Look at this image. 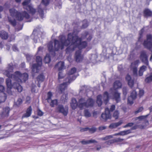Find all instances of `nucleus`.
<instances>
[{
  "mask_svg": "<svg viewBox=\"0 0 152 152\" xmlns=\"http://www.w3.org/2000/svg\"><path fill=\"white\" fill-rule=\"evenodd\" d=\"M124 140V139H123L118 138L107 141L105 142V143L108 145H110L115 142H121Z\"/></svg>",
  "mask_w": 152,
  "mask_h": 152,
  "instance_id": "17",
  "label": "nucleus"
},
{
  "mask_svg": "<svg viewBox=\"0 0 152 152\" xmlns=\"http://www.w3.org/2000/svg\"><path fill=\"white\" fill-rule=\"evenodd\" d=\"M149 115H146L140 116L136 118L135 120H137V119H139L140 121H146V122L148 123V121L146 120V118Z\"/></svg>",
  "mask_w": 152,
  "mask_h": 152,
  "instance_id": "30",
  "label": "nucleus"
},
{
  "mask_svg": "<svg viewBox=\"0 0 152 152\" xmlns=\"http://www.w3.org/2000/svg\"><path fill=\"white\" fill-rule=\"evenodd\" d=\"M11 110L10 108L7 107L3 108V110L2 114H9Z\"/></svg>",
  "mask_w": 152,
  "mask_h": 152,
  "instance_id": "37",
  "label": "nucleus"
},
{
  "mask_svg": "<svg viewBox=\"0 0 152 152\" xmlns=\"http://www.w3.org/2000/svg\"><path fill=\"white\" fill-rule=\"evenodd\" d=\"M143 45L152 52V36L151 34L147 35V40L144 41Z\"/></svg>",
  "mask_w": 152,
  "mask_h": 152,
  "instance_id": "9",
  "label": "nucleus"
},
{
  "mask_svg": "<svg viewBox=\"0 0 152 152\" xmlns=\"http://www.w3.org/2000/svg\"><path fill=\"white\" fill-rule=\"evenodd\" d=\"M26 58L27 61L28 62H30L31 60H32V61L34 59V57L33 56L30 55H26Z\"/></svg>",
  "mask_w": 152,
  "mask_h": 152,
  "instance_id": "43",
  "label": "nucleus"
},
{
  "mask_svg": "<svg viewBox=\"0 0 152 152\" xmlns=\"http://www.w3.org/2000/svg\"><path fill=\"white\" fill-rule=\"evenodd\" d=\"M15 75L12 76L13 79L17 83L25 82L28 79V75L26 73L21 74L20 72L16 71L15 72Z\"/></svg>",
  "mask_w": 152,
  "mask_h": 152,
  "instance_id": "5",
  "label": "nucleus"
},
{
  "mask_svg": "<svg viewBox=\"0 0 152 152\" xmlns=\"http://www.w3.org/2000/svg\"><path fill=\"white\" fill-rule=\"evenodd\" d=\"M143 108L142 107H139L137 110L135 112V114H137L141 112L143 110Z\"/></svg>",
  "mask_w": 152,
  "mask_h": 152,
  "instance_id": "52",
  "label": "nucleus"
},
{
  "mask_svg": "<svg viewBox=\"0 0 152 152\" xmlns=\"http://www.w3.org/2000/svg\"><path fill=\"white\" fill-rule=\"evenodd\" d=\"M23 102V100L22 99L20 98H18L16 102V105L18 106H19Z\"/></svg>",
  "mask_w": 152,
  "mask_h": 152,
  "instance_id": "48",
  "label": "nucleus"
},
{
  "mask_svg": "<svg viewBox=\"0 0 152 152\" xmlns=\"http://www.w3.org/2000/svg\"><path fill=\"white\" fill-rule=\"evenodd\" d=\"M80 142L81 143L82 145H87L88 144V140L86 141L84 140H83L82 141H80Z\"/></svg>",
  "mask_w": 152,
  "mask_h": 152,
  "instance_id": "62",
  "label": "nucleus"
},
{
  "mask_svg": "<svg viewBox=\"0 0 152 152\" xmlns=\"http://www.w3.org/2000/svg\"><path fill=\"white\" fill-rule=\"evenodd\" d=\"M64 77V75H63L62 72L60 71L58 74V78L59 79H62Z\"/></svg>",
  "mask_w": 152,
  "mask_h": 152,
  "instance_id": "53",
  "label": "nucleus"
},
{
  "mask_svg": "<svg viewBox=\"0 0 152 152\" xmlns=\"http://www.w3.org/2000/svg\"><path fill=\"white\" fill-rule=\"evenodd\" d=\"M5 90V88L4 87L0 85V91L1 92H4Z\"/></svg>",
  "mask_w": 152,
  "mask_h": 152,
  "instance_id": "58",
  "label": "nucleus"
},
{
  "mask_svg": "<svg viewBox=\"0 0 152 152\" xmlns=\"http://www.w3.org/2000/svg\"><path fill=\"white\" fill-rule=\"evenodd\" d=\"M88 127H86L85 128H81L80 129V131L81 132H84L85 131H88Z\"/></svg>",
  "mask_w": 152,
  "mask_h": 152,
  "instance_id": "57",
  "label": "nucleus"
},
{
  "mask_svg": "<svg viewBox=\"0 0 152 152\" xmlns=\"http://www.w3.org/2000/svg\"><path fill=\"white\" fill-rule=\"evenodd\" d=\"M56 110L59 113L63 114H67L68 112V107L67 106L64 107L61 104H59L56 108Z\"/></svg>",
  "mask_w": 152,
  "mask_h": 152,
  "instance_id": "11",
  "label": "nucleus"
},
{
  "mask_svg": "<svg viewBox=\"0 0 152 152\" xmlns=\"http://www.w3.org/2000/svg\"><path fill=\"white\" fill-rule=\"evenodd\" d=\"M45 76L43 73L40 74L37 77V80L38 82H42L44 80Z\"/></svg>",
  "mask_w": 152,
  "mask_h": 152,
  "instance_id": "29",
  "label": "nucleus"
},
{
  "mask_svg": "<svg viewBox=\"0 0 152 152\" xmlns=\"http://www.w3.org/2000/svg\"><path fill=\"white\" fill-rule=\"evenodd\" d=\"M68 99V94H66L62 95L61 97V99L63 102H65L67 101Z\"/></svg>",
  "mask_w": 152,
  "mask_h": 152,
  "instance_id": "38",
  "label": "nucleus"
},
{
  "mask_svg": "<svg viewBox=\"0 0 152 152\" xmlns=\"http://www.w3.org/2000/svg\"><path fill=\"white\" fill-rule=\"evenodd\" d=\"M134 123H129L123 126L124 128H126L128 127H132L134 125Z\"/></svg>",
  "mask_w": 152,
  "mask_h": 152,
  "instance_id": "51",
  "label": "nucleus"
},
{
  "mask_svg": "<svg viewBox=\"0 0 152 152\" xmlns=\"http://www.w3.org/2000/svg\"><path fill=\"white\" fill-rule=\"evenodd\" d=\"M101 120L104 121H106L108 119H111L112 115H101Z\"/></svg>",
  "mask_w": 152,
  "mask_h": 152,
  "instance_id": "21",
  "label": "nucleus"
},
{
  "mask_svg": "<svg viewBox=\"0 0 152 152\" xmlns=\"http://www.w3.org/2000/svg\"><path fill=\"white\" fill-rule=\"evenodd\" d=\"M97 58V56L96 54H92L91 57H89L90 60L93 62H94L96 61V59Z\"/></svg>",
  "mask_w": 152,
  "mask_h": 152,
  "instance_id": "34",
  "label": "nucleus"
},
{
  "mask_svg": "<svg viewBox=\"0 0 152 152\" xmlns=\"http://www.w3.org/2000/svg\"><path fill=\"white\" fill-rule=\"evenodd\" d=\"M11 78V77H8L6 80V84L7 87V88L11 89L12 87L15 89H17L18 91L20 92H21L23 90L22 87L20 86V84L16 82H15L13 84H12ZM14 80L13 79H12Z\"/></svg>",
  "mask_w": 152,
  "mask_h": 152,
  "instance_id": "6",
  "label": "nucleus"
},
{
  "mask_svg": "<svg viewBox=\"0 0 152 152\" xmlns=\"http://www.w3.org/2000/svg\"><path fill=\"white\" fill-rule=\"evenodd\" d=\"M49 103L51 107H53L55 106V105L57 104L58 101L57 99H54L53 100H50V102H48Z\"/></svg>",
  "mask_w": 152,
  "mask_h": 152,
  "instance_id": "36",
  "label": "nucleus"
},
{
  "mask_svg": "<svg viewBox=\"0 0 152 152\" xmlns=\"http://www.w3.org/2000/svg\"><path fill=\"white\" fill-rule=\"evenodd\" d=\"M148 56L146 55L145 51H143L141 52L140 58L142 62L147 65H148Z\"/></svg>",
  "mask_w": 152,
  "mask_h": 152,
  "instance_id": "14",
  "label": "nucleus"
},
{
  "mask_svg": "<svg viewBox=\"0 0 152 152\" xmlns=\"http://www.w3.org/2000/svg\"><path fill=\"white\" fill-rule=\"evenodd\" d=\"M120 93H118L116 90L113 92V96L117 102L120 100Z\"/></svg>",
  "mask_w": 152,
  "mask_h": 152,
  "instance_id": "25",
  "label": "nucleus"
},
{
  "mask_svg": "<svg viewBox=\"0 0 152 152\" xmlns=\"http://www.w3.org/2000/svg\"><path fill=\"white\" fill-rule=\"evenodd\" d=\"M37 34L38 32L36 30H34L31 36V38L35 43H37Z\"/></svg>",
  "mask_w": 152,
  "mask_h": 152,
  "instance_id": "22",
  "label": "nucleus"
},
{
  "mask_svg": "<svg viewBox=\"0 0 152 152\" xmlns=\"http://www.w3.org/2000/svg\"><path fill=\"white\" fill-rule=\"evenodd\" d=\"M12 49L14 51H18V49L17 46L15 45H14L13 46Z\"/></svg>",
  "mask_w": 152,
  "mask_h": 152,
  "instance_id": "56",
  "label": "nucleus"
},
{
  "mask_svg": "<svg viewBox=\"0 0 152 152\" xmlns=\"http://www.w3.org/2000/svg\"><path fill=\"white\" fill-rule=\"evenodd\" d=\"M109 128L113 129L116 128V125L114 123L111 124L109 126Z\"/></svg>",
  "mask_w": 152,
  "mask_h": 152,
  "instance_id": "55",
  "label": "nucleus"
},
{
  "mask_svg": "<svg viewBox=\"0 0 152 152\" xmlns=\"http://www.w3.org/2000/svg\"><path fill=\"white\" fill-rule=\"evenodd\" d=\"M88 144L91 143H97V142L96 141L94 140H88Z\"/></svg>",
  "mask_w": 152,
  "mask_h": 152,
  "instance_id": "54",
  "label": "nucleus"
},
{
  "mask_svg": "<svg viewBox=\"0 0 152 152\" xmlns=\"http://www.w3.org/2000/svg\"><path fill=\"white\" fill-rule=\"evenodd\" d=\"M144 94V91L143 90H139V95L140 97H141Z\"/></svg>",
  "mask_w": 152,
  "mask_h": 152,
  "instance_id": "59",
  "label": "nucleus"
},
{
  "mask_svg": "<svg viewBox=\"0 0 152 152\" xmlns=\"http://www.w3.org/2000/svg\"><path fill=\"white\" fill-rule=\"evenodd\" d=\"M109 95L107 91L105 92L103 95V99L104 102L106 104L109 101Z\"/></svg>",
  "mask_w": 152,
  "mask_h": 152,
  "instance_id": "28",
  "label": "nucleus"
},
{
  "mask_svg": "<svg viewBox=\"0 0 152 152\" xmlns=\"http://www.w3.org/2000/svg\"><path fill=\"white\" fill-rule=\"evenodd\" d=\"M8 20L10 23L13 26H16V20L14 19H12L11 18L8 17Z\"/></svg>",
  "mask_w": 152,
  "mask_h": 152,
  "instance_id": "39",
  "label": "nucleus"
},
{
  "mask_svg": "<svg viewBox=\"0 0 152 152\" xmlns=\"http://www.w3.org/2000/svg\"><path fill=\"white\" fill-rule=\"evenodd\" d=\"M137 96V92L135 90L133 91L131 94L130 96L128 98V103L130 104H132L133 103V100L136 98Z\"/></svg>",
  "mask_w": 152,
  "mask_h": 152,
  "instance_id": "13",
  "label": "nucleus"
},
{
  "mask_svg": "<svg viewBox=\"0 0 152 152\" xmlns=\"http://www.w3.org/2000/svg\"><path fill=\"white\" fill-rule=\"evenodd\" d=\"M37 64H33L32 67V73H37L39 71V70L42 65V59L39 56L36 57Z\"/></svg>",
  "mask_w": 152,
  "mask_h": 152,
  "instance_id": "7",
  "label": "nucleus"
},
{
  "mask_svg": "<svg viewBox=\"0 0 152 152\" xmlns=\"http://www.w3.org/2000/svg\"><path fill=\"white\" fill-rule=\"evenodd\" d=\"M32 109L31 106H30L27 109L26 114H31Z\"/></svg>",
  "mask_w": 152,
  "mask_h": 152,
  "instance_id": "47",
  "label": "nucleus"
},
{
  "mask_svg": "<svg viewBox=\"0 0 152 152\" xmlns=\"http://www.w3.org/2000/svg\"><path fill=\"white\" fill-rule=\"evenodd\" d=\"M31 98L29 96H27L26 99V103H29L30 102Z\"/></svg>",
  "mask_w": 152,
  "mask_h": 152,
  "instance_id": "60",
  "label": "nucleus"
},
{
  "mask_svg": "<svg viewBox=\"0 0 152 152\" xmlns=\"http://www.w3.org/2000/svg\"><path fill=\"white\" fill-rule=\"evenodd\" d=\"M102 96L101 95H98L97 97L96 103L99 106H100L102 104Z\"/></svg>",
  "mask_w": 152,
  "mask_h": 152,
  "instance_id": "32",
  "label": "nucleus"
},
{
  "mask_svg": "<svg viewBox=\"0 0 152 152\" xmlns=\"http://www.w3.org/2000/svg\"><path fill=\"white\" fill-rule=\"evenodd\" d=\"M71 79L68 78V79H67V80L66 79V82L60 85L58 89L60 91V93H62L64 90L66 89L67 85L72 82L71 81Z\"/></svg>",
  "mask_w": 152,
  "mask_h": 152,
  "instance_id": "12",
  "label": "nucleus"
},
{
  "mask_svg": "<svg viewBox=\"0 0 152 152\" xmlns=\"http://www.w3.org/2000/svg\"><path fill=\"white\" fill-rule=\"evenodd\" d=\"M77 71L76 68L75 67H73L72 68L71 70L69 71L68 74V76L67 77V78H66V80L68 79V78L71 79V81H72L75 80L76 77L75 76H72V77H71V75H72L74 73H75V72H76Z\"/></svg>",
  "mask_w": 152,
  "mask_h": 152,
  "instance_id": "16",
  "label": "nucleus"
},
{
  "mask_svg": "<svg viewBox=\"0 0 152 152\" xmlns=\"http://www.w3.org/2000/svg\"><path fill=\"white\" fill-rule=\"evenodd\" d=\"M0 36L3 39H7L8 37V33L5 31H2L0 32Z\"/></svg>",
  "mask_w": 152,
  "mask_h": 152,
  "instance_id": "24",
  "label": "nucleus"
},
{
  "mask_svg": "<svg viewBox=\"0 0 152 152\" xmlns=\"http://www.w3.org/2000/svg\"><path fill=\"white\" fill-rule=\"evenodd\" d=\"M31 0H25L22 3V5L24 9L26 10L29 13L34 15L36 12V10L31 4H29Z\"/></svg>",
  "mask_w": 152,
  "mask_h": 152,
  "instance_id": "8",
  "label": "nucleus"
},
{
  "mask_svg": "<svg viewBox=\"0 0 152 152\" xmlns=\"http://www.w3.org/2000/svg\"><path fill=\"white\" fill-rule=\"evenodd\" d=\"M132 71L134 75H137V69L136 67H134L133 68Z\"/></svg>",
  "mask_w": 152,
  "mask_h": 152,
  "instance_id": "50",
  "label": "nucleus"
},
{
  "mask_svg": "<svg viewBox=\"0 0 152 152\" xmlns=\"http://www.w3.org/2000/svg\"><path fill=\"white\" fill-rule=\"evenodd\" d=\"M115 108V106L114 105H112L111 106L110 109L108 108H106L105 109V113L104 114H110V112L113 111ZM102 114H104L102 113Z\"/></svg>",
  "mask_w": 152,
  "mask_h": 152,
  "instance_id": "23",
  "label": "nucleus"
},
{
  "mask_svg": "<svg viewBox=\"0 0 152 152\" xmlns=\"http://www.w3.org/2000/svg\"><path fill=\"white\" fill-rule=\"evenodd\" d=\"M125 135H126L131 133L130 129H128L124 131Z\"/></svg>",
  "mask_w": 152,
  "mask_h": 152,
  "instance_id": "63",
  "label": "nucleus"
},
{
  "mask_svg": "<svg viewBox=\"0 0 152 152\" xmlns=\"http://www.w3.org/2000/svg\"><path fill=\"white\" fill-rule=\"evenodd\" d=\"M152 81V74L149 76L147 77L145 80V81L146 83H149Z\"/></svg>",
  "mask_w": 152,
  "mask_h": 152,
  "instance_id": "45",
  "label": "nucleus"
},
{
  "mask_svg": "<svg viewBox=\"0 0 152 152\" xmlns=\"http://www.w3.org/2000/svg\"><path fill=\"white\" fill-rule=\"evenodd\" d=\"M121 83L119 81H116L114 83L113 88L115 90H116L121 88Z\"/></svg>",
  "mask_w": 152,
  "mask_h": 152,
  "instance_id": "27",
  "label": "nucleus"
},
{
  "mask_svg": "<svg viewBox=\"0 0 152 152\" xmlns=\"http://www.w3.org/2000/svg\"><path fill=\"white\" fill-rule=\"evenodd\" d=\"M52 96V93L51 92H49L47 94V100L48 102H50L51 100V98Z\"/></svg>",
  "mask_w": 152,
  "mask_h": 152,
  "instance_id": "42",
  "label": "nucleus"
},
{
  "mask_svg": "<svg viewBox=\"0 0 152 152\" xmlns=\"http://www.w3.org/2000/svg\"><path fill=\"white\" fill-rule=\"evenodd\" d=\"M123 94L126 95L127 94V89L126 87H124L123 88Z\"/></svg>",
  "mask_w": 152,
  "mask_h": 152,
  "instance_id": "61",
  "label": "nucleus"
},
{
  "mask_svg": "<svg viewBox=\"0 0 152 152\" xmlns=\"http://www.w3.org/2000/svg\"><path fill=\"white\" fill-rule=\"evenodd\" d=\"M44 62L46 63H49L51 61V58L50 55L48 54H47L45 57L44 59Z\"/></svg>",
  "mask_w": 152,
  "mask_h": 152,
  "instance_id": "35",
  "label": "nucleus"
},
{
  "mask_svg": "<svg viewBox=\"0 0 152 152\" xmlns=\"http://www.w3.org/2000/svg\"><path fill=\"white\" fill-rule=\"evenodd\" d=\"M38 10L40 16L42 18H44L43 11L42 9L40 8V5L38 7Z\"/></svg>",
  "mask_w": 152,
  "mask_h": 152,
  "instance_id": "40",
  "label": "nucleus"
},
{
  "mask_svg": "<svg viewBox=\"0 0 152 152\" xmlns=\"http://www.w3.org/2000/svg\"><path fill=\"white\" fill-rule=\"evenodd\" d=\"M145 16H151L152 15V12L148 9L145 10L144 12Z\"/></svg>",
  "mask_w": 152,
  "mask_h": 152,
  "instance_id": "33",
  "label": "nucleus"
},
{
  "mask_svg": "<svg viewBox=\"0 0 152 152\" xmlns=\"http://www.w3.org/2000/svg\"><path fill=\"white\" fill-rule=\"evenodd\" d=\"M113 137L112 135H110L106 136L104 137H102L100 138V139L102 140H108Z\"/></svg>",
  "mask_w": 152,
  "mask_h": 152,
  "instance_id": "44",
  "label": "nucleus"
},
{
  "mask_svg": "<svg viewBox=\"0 0 152 152\" xmlns=\"http://www.w3.org/2000/svg\"><path fill=\"white\" fill-rule=\"evenodd\" d=\"M13 65L12 64H9L8 65L7 69L4 71V74L6 75L8 77H11L12 79H13L12 76L15 75V72L14 74H11L10 72H13Z\"/></svg>",
  "mask_w": 152,
  "mask_h": 152,
  "instance_id": "10",
  "label": "nucleus"
},
{
  "mask_svg": "<svg viewBox=\"0 0 152 152\" xmlns=\"http://www.w3.org/2000/svg\"><path fill=\"white\" fill-rule=\"evenodd\" d=\"M123 123V122L122 121H120L117 123H115V124L116 125V127H117L121 125Z\"/></svg>",
  "mask_w": 152,
  "mask_h": 152,
  "instance_id": "64",
  "label": "nucleus"
},
{
  "mask_svg": "<svg viewBox=\"0 0 152 152\" xmlns=\"http://www.w3.org/2000/svg\"><path fill=\"white\" fill-rule=\"evenodd\" d=\"M94 102L91 98H89L87 100L85 98H81L79 101L78 107L80 109H82L85 107H92Z\"/></svg>",
  "mask_w": 152,
  "mask_h": 152,
  "instance_id": "4",
  "label": "nucleus"
},
{
  "mask_svg": "<svg viewBox=\"0 0 152 152\" xmlns=\"http://www.w3.org/2000/svg\"><path fill=\"white\" fill-rule=\"evenodd\" d=\"M63 37H65V36L63 35L60 36L59 37V41L56 39L54 40V47L53 46V42L51 41L49 42L48 45V47L49 52H51L57 51L60 49L62 50L64 48V46H65V45L63 44L64 41L62 39V38Z\"/></svg>",
  "mask_w": 152,
  "mask_h": 152,
  "instance_id": "2",
  "label": "nucleus"
},
{
  "mask_svg": "<svg viewBox=\"0 0 152 152\" xmlns=\"http://www.w3.org/2000/svg\"><path fill=\"white\" fill-rule=\"evenodd\" d=\"M75 61L77 62L81 61L83 58V56L81 54V50H77L75 53Z\"/></svg>",
  "mask_w": 152,
  "mask_h": 152,
  "instance_id": "15",
  "label": "nucleus"
},
{
  "mask_svg": "<svg viewBox=\"0 0 152 152\" xmlns=\"http://www.w3.org/2000/svg\"><path fill=\"white\" fill-rule=\"evenodd\" d=\"M6 94L4 92L0 93V103L5 102L7 99Z\"/></svg>",
  "mask_w": 152,
  "mask_h": 152,
  "instance_id": "26",
  "label": "nucleus"
},
{
  "mask_svg": "<svg viewBox=\"0 0 152 152\" xmlns=\"http://www.w3.org/2000/svg\"><path fill=\"white\" fill-rule=\"evenodd\" d=\"M126 79L127 80L129 86L132 88L134 85V81L132 79L131 76L129 75H127L126 77Z\"/></svg>",
  "mask_w": 152,
  "mask_h": 152,
  "instance_id": "19",
  "label": "nucleus"
},
{
  "mask_svg": "<svg viewBox=\"0 0 152 152\" xmlns=\"http://www.w3.org/2000/svg\"><path fill=\"white\" fill-rule=\"evenodd\" d=\"M42 3L45 6H47L49 3V0H42Z\"/></svg>",
  "mask_w": 152,
  "mask_h": 152,
  "instance_id": "49",
  "label": "nucleus"
},
{
  "mask_svg": "<svg viewBox=\"0 0 152 152\" xmlns=\"http://www.w3.org/2000/svg\"><path fill=\"white\" fill-rule=\"evenodd\" d=\"M55 68H58L59 71L64 69V62L63 61L58 62L55 66Z\"/></svg>",
  "mask_w": 152,
  "mask_h": 152,
  "instance_id": "18",
  "label": "nucleus"
},
{
  "mask_svg": "<svg viewBox=\"0 0 152 152\" xmlns=\"http://www.w3.org/2000/svg\"><path fill=\"white\" fill-rule=\"evenodd\" d=\"M88 131L91 133H94L96 130V128L95 127H92L91 128H88Z\"/></svg>",
  "mask_w": 152,
  "mask_h": 152,
  "instance_id": "46",
  "label": "nucleus"
},
{
  "mask_svg": "<svg viewBox=\"0 0 152 152\" xmlns=\"http://www.w3.org/2000/svg\"><path fill=\"white\" fill-rule=\"evenodd\" d=\"M9 12L11 16L15 18L17 20L20 21L22 20L24 18L26 19L30 18L29 15L26 11L20 12L15 8H12L9 9Z\"/></svg>",
  "mask_w": 152,
  "mask_h": 152,
  "instance_id": "3",
  "label": "nucleus"
},
{
  "mask_svg": "<svg viewBox=\"0 0 152 152\" xmlns=\"http://www.w3.org/2000/svg\"><path fill=\"white\" fill-rule=\"evenodd\" d=\"M79 102L77 104V100L75 98H72L71 103V106L73 109H75L77 106H78Z\"/></svg>",
  "mask_w": 152,
  "mask_h": 152,
  "instance_id": "20",
  "label": "nucleus"
},
{
  "mask_svg": "<svg viewBox=\"0 0 152 152\" xmlns=\"http://www.w3.org/2000/svg\"><path fill=\"white\" fill-rule=\"evenodd\" d=\"M92 35L88 31H85L81 34V37H79L77 34H75V32L69 33L67 36V38L63 37L62 39L64 42V45L67 46L70 45L66 49L67 54L72 53L75 48H78L80 50L85 48L87 45L86 41L82 42V39H86L88 41H90L92 39Z\"/></svg>",
  "mask_w": 152,
  "mask_h": 152,
  "instance_id": "1",
  "label": "nucleus"
},
{
  "mask_svg": "<svg viewBox=\"0 0 152 152\" xmlns=\"http://www.w3.org/2000/svg\"><path fill=\"white\" fill-rule=\"evenodd\" d=\"M88 25V23L86 20H84L83 21V25L82 26V28H87Z\"/></svg>",
  "mask_w": 152,
  "mask_h": 152,
  "instance_id": "41",
  "label": "nucleus"
},
{
  "mask_svg": "<svg viewBox=\"0 0 152 152\" xmlns=\"http://www.w3.org/2000/svg\"><path fill=\"white\" fill-rule=\"evenodd\" d=\"M146 66L144 65L140 67L139 72V75L140 76H141L143 75V72L146 70Z\"/></svg>",
  "mask_w": 152,
  "mask_h": 152,
  "instance_id": "31",
  "label": "nucleus"
}]
</instances>
